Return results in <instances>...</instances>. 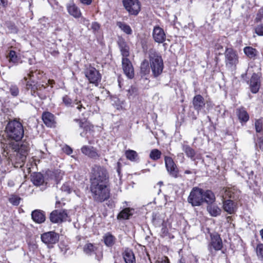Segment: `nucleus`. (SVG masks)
I'll return each mask as SVG.
<instances>
[{"label":"nucleus","mask_w":263,"mask_h":263,"mask_svg":"<svg viewBox=\"0 0 263 263\" xmlns=\"http://www.w3.org/2000/svg\"><path fill=\"white\" fill-rule=\"evenodd\" d=\"M122 68L125 75L129 79L134 76V70L130 61L127 58H122Z\"/></svg>","instance_id":"f8f14e48"},{"label":"nucleus","mask_w":263,"mask_h":263,"mask_svg":"<svg viewBox=\"0 0 263 263\" xmlns=\"http://www.w3.org/2000/svg\"><path fill=\"white\" fill-rule=\"evenodd\" d=\"M260 235H261V238L263 240V229L260 231Z\"/></svg>","instance_id":"774afa93"},{"label":"nucleus","mask_w":263,"mask_h":263,"mask_svg":"<svg viewBox=\"0 0 263 263\" xmlns=\"http://www.w3.org/2000/svg\"><path fill=\"white\" fill-rule=\"evenodd\" d=\"M235 190L233 188H223L220 191L222 200L235 198Z\"/></svg>","instance_id":"b1692460"},{"label":"nucleus","mask_w":263,"mask_h":263,"mask_svg":"<svg viewBox=\"0 0 263 263\" xmlns=\"http://www.w3.org/2000/svg\"><path fill=\"white\" fill-rule=\"evenodd\" d=\"M83 252L88 256L95 255V258L99 261H100L103 258L102 249L92 243L86 244L83 247Z\"/></svg>","instance_id":"0eeeda50"},{"label":"nucleus","mask_w":263,"mask_h":263,"mask_svg":"<svg viewBox=\"0 0 263 263\" xmlns=\"http://www.w3.org/2000/svg\"><path fill=\"white\" fill-rule=\"evenodd\" d=\"M8 184L10 186H12L14 185V182L12 181H10L8 182Z\"/></svg>","instance_id":"69168bd1"},{"label":"nucleus","mask_w":263,"mask_h":263,"mask_svg":"<svg viewBox=\"0 0 263 263\" xmlns=\"http://www.w3.org/2000/svg\"><path fill=\"white\" fill-rule=\"evenodd\" d=\"M44 213H45V212L41 210H34L32 211L31 214H43Z\"/></svg>","instance_id":"e2e57ef3"},{"label":"nucleus","mask_w":263,"mask_h":263,"mask_svg":"<svg viewBox=\"0 0 263 263\" xmlns=\"http://www.w3.org/2000/svg\"><path fill=\"white\" fill-rule=\"evenodd\" d=\"M255 128L257 133L263 131V120L262 119H259L256 121Z\"/></svg>","instance_id":"c03bdc74"},{"label":"nucleus","mask_w":263,"mask_h":263,"mask_svg":"<svg viewBox=\"0 0 263 263\" xmlns=\"http://www.w3.org/2000/svg\"><path fill=\"white\" fill-rule=\"evenodd\" d=\"M50 219L52 223H60L63 221L70 220L68 215H50Z\"/></svg>","instance_id":"5701e85b"},{"label":"nucleus","mask_w":263,"mask_h":263,"mask_svg":"<svg viewBox=\"0 0 263 263\" xmlns=\"http://www.w3.org/2000/svg\"><path fill=\"white\" fill-rule=\"evenodd\" d=\"M90 182L108 183V175L106 170L98 165L93 166L91 170Z\"/></svg>","instance_id":"20e7f679"},{"label":"nucleus","mask_w":263,"mask_h":263,"mask_svg":"<svg viewBox=\"0 0 263 263\" xmlns=\"http://www.w3.org/2000/svg\"><path fill=\"white\" fill-rule=\"evenodd\" d=\"M211 246L216 251H219L222 247V242L218 235H214L211 236Z\"/></svg>","instance_id":"dca6fc26"},{"label":"nucleus","mask_w":263,"mask_h":263,"mask_svg":"<svg viewBox=\"0 0 263 263\" xmlns=\"http://www.w3.org/2000/svg\"><path fill=\"white\" fill-rule=\"evenodd\" d=\"M21 199V198L15 195H12L9 198V201L13 205H17L20 203Z\"/></svg>","instance_id":"49530a36"},{"label":"nucleus","mask_w":263,"mask_h":263,"mask_svg":"<svg viewBox=\"0 0 263 263\" xmlns=\"http://www.w3.org/2000/svg\"><path fill=\"white\" fill-rule=\"evenodd\" d=\"M42 120L45 124L48 127L55 126V121L54 116L49 112H45L42 115Z\"/></svg>","instance_id":"4468645a"},{"label":"nucleus","mask_w":263,"mask_h":263,"mask_svg":"<svg viewBox=\"0 0 263 263\" xmlns=\"http://www.w3.org/2000/svg\"><path fill=\"white\" fill-rule=\"evenodd\" d=\"M262 18H263V8L260 9L259 10L255 20L257 22H259V21H260Z\"/></svg>","instance_id":"603ef678"},{"label":"nucleus","mask_w":263,"mask_h":263,"mask_svg":"<svg viewBox=\"0 0 263 263\" xmlns=\"http://www.w3.org/2000/svg\"><path fill=\"white\" fill-rule=\"evenodd\" d=\"M226 66L231 69L235 68L238 63V56L236 51L232 48H227L225 52Z\"/></svg>","instance_id":"423d86ee"},{"label":"nucleus","mask_w":263,"mask_h":263,"mask_svg":"<svg viewBox=\"0 0 263 263\" xmlns=\"http://www.w3.org/2000/svg\"><path fill=\"white\" fill-rule=\"evenodd\" d=\"M7 58L8 59L10 63H12L15 64H17L19 60V58L16 55L15 51L13 50L9 51L8 55H7Z\"/></svg>","instance_id":"7c9ffc66"},{"label":"nucleus","mask_w":263,"mask_h":263,"mask_svg":"<svg viewBox=\"0 0 263 263\" xmlns=\"http://www.w3.org/2000/svg\"><path fill=\"white\" fill-rule=\"evenodd\" d=\"M257 146L261 150H263V138H259L258 139Z\"/></svg>","instance_id":"13d9d810"},{"label":"nucleus","mask_w":263,"mask_h":263,"mask_svg":"<svg viewBox=\"0 0 263 263\" xmlns=\"http://www.w3.org/2000/svg\"><path fill=\"white\" fill-rule=\"evenodd\" d=\"M121 52L123 58H127L129 55V49L127 46H122L121 47Z\"/></svg>","instance_id":"8fccbe9b"},{"label":"nucleus","mask_w":263,"mask_h":263,"mask_svg":"<svg viewBox=\"0 0 263 263\" xmlns=\"http://www.w3.org/2000/svg\"><path fill=\"white\" fill-rule=\"evenodd\" d=\"M31 180L33 183L37 186L42 185L44 182L43 175L39 173L34 174L32 176Z\"/></svg>","instance_id":"a878e982"},{"label":"nucleus","mask_w":263,"mask_h":263,"mask_svg":"<svg viewBox=\"0 0 263 263\" xmlns=\"http://www.w3.org/2000/svg\"><path fill=\"white\" fill-rule=\"evenodd\" d=\"M10 91L13 97H16L19 93V89L16 85H11L10 87Z\"/></svg>","instance_id":"de8ad7c7"},{"label":"nucleus","mask_w":263,"mask_h":263,"mask_svg":"<svg viewBox=\"0 0 263 263\" xmlns=\"http://www.w3.org/2000/svg\"><path fill=\"white\" fill-rule=\"evenodd\" d=\"M223 208L226 212L232 214L236 212L237 206L235 203L231 200H227L223 201Z\"/></svg>","instance_id":"f3484780"},{"label":"nucleus","mask_w":263,"mask_h":263,"mask_svg":"<svg viewBox=\"0 0 263 263\" xmlns=\"http://www.w3.org/2000/svg\"><path fill=\"white\" fill-rule=\"evenodd\" d=\"M126 205L123 206L122 210L119 214H133L134 213H137L138 211L134 207H130L128 206L126 202L125 203Z\"/></svg>","instance_id":"f704fd0d"},{"label":"nucleus","mask_w":263,"mask_h":263,"mask_svg":"<svg viewBox=\"0 0 263 263\" xmlns=\"http://www.w3.org/2000/svg\"><path fill=\"white\" fill-rule=\"evenodd\" d=\"M153 37L156 42L162 43L165 40L166 35L162 28L156 26L153 29Z\"/></svg>","instance_id":"ddd939ff"},{"label":"nucleus","mask_w":263,"mask_h":263,"mask_svg":"<svg viewBox=\"0 0 263 263\" xmlns=\"http://www.w3.org/2000/svg\"><path fill=\"white\" fill-rule=\"evenodd\" d=\"M182 150L186 154V156L190 158L192 160H195L196 152L194 149L188 145H182Z\"/></svg>","instance_id":"393cba45"},{"label":"nucleus","mask_w":263,"mask_h":263,"mask_svg":"<svg viewBox=\"0 0 263 263\" xmlns=\"http://www.w3.org/2000/svg\"><path fill=\"white\" fill-rule=\"evenodd\" d=\"M215 200L214 193L209 190L205 192L203 191V202L205 201L208 203H212Z\"/></svg>","instance_id":"bb28decb"},{"label":"nucleus","mask_w":263,"mask_h":263,"mask_svg":"<svg viewBox=\"0 0 263 263\" xmlns=\"http://www.w3.org/2000/svg\"><path fill=\"white\" fill-rule=\"evenodd\" d=\"M63 101L66 106H70L72 103L71 99L66 96L63 98Z\"/></svg>","instance_id":"864d4df0"},{"label":"nucleus","mask_w":263,"mask_h":263,"mask_svg":"<svg viewBox=\"0 0 263 263\" xmlns=\"http://www.w3.org/2000/svg\"><path fill=\"white\" fill-rule=\"evenodd\" d=\"M62 203L60 202H57L55 204V210L52 211L50 214H67V211L65 209H61Z\"/></svg>","instance_id":"4c0bfd02"},{"label":"nucleus","mask_w":263,"mask_h":263,"mask_svg":"<svg viewBox=\"0 0 263 263\" xmlns=\"http://www.w3.org/2000/svg\"><path fill=\"white\" fill-rule=\"evenodd\" d=\"M161 235L163 237H165V236H167V235L168 234L167 229L166 227L162 228L161 231Z\"/></svg>","instance_id":"bf43d9fd"},{"label":"nucleus","mask_w":263,"mask_h":263,"mask_svg":"<svg viewBox=\"0 0 263 263\" xmlns=\"http://www.w3.org/2000/svg\"><path fill=\"white\" fill-rule=\"evenodd\" d=\"M260 83L256 74H254L250 80V88L252 92L256 93L259 88Z\"/></svg>","instance_id":"412c9836"},{"label":"nucleus","mask_w":263,"mask_h":263,"mask_svg":"<svg viewBox=\"0 0 263 263\" xmlns=\"http://www.w3.org/2000/svg\"><path fill=\"white\" fill-rule=\"evenodd\" d=\"M80 1L82 4L87 5L91 4L92 2V0H80Z\"/></svg>","instance_id":"052dcab7"},{"label":"nucleus","mask_w":263,"mask_h":263,"mask_svg":"<svg viewBox=\"0 0 263 263\" xmlns=\"http://www.w3.org/2000/svg\"><path fill=\"white\" fill-rule=\"evenodd\" d=\"M130 215H117V219L119 220L128 219Z\"/></svg>","instance_id":"4d7b16f0"},{"label":"nucleus","mask_w":263,"mask_h":263,"mask_svg":"<svg viewBox=\"0 0 263 263\" xmlns=\"http://www.w3.org/2000/svg\"><path fill=\"white\" fill-rule=\"evenodd\" d=\"M100 25L96 22H93L91 25V29H92L94 31H98L100 29Z\"/></svg>","instance_id":"6e6d98bb"},{"label":"nucleus","mask_w":263,"mask_h":263,"mask_svg":"<svg viewBox=\"0 0 263 263\" xmlns=\"http://www.w3.org/2000/svg\"><path fill=\"white\" fill-rule=\"evenodd\" d=\"M123 257L125 263H136L135 256L131 249H125L123 253Z\"/></svg>","instance_id":"a211bd4d"},{"label":"nucleus","mask_w":263,"mask_h":263,"mask_svg":"<svg viewBox=\"0 0 263 263\" xmlns=\"http://www.w3.org/2000/svg\"><path fill=\"white\" fill-rule=\"evenodd\" d=\"M7 136L15 141H9L4 144L3 155L14 167H22L25 162L29 148V144L26 141L18 142L24 136L22 124L16 120L10 121L6 127Z\"/></svg>","instance_id":"f257e3e1"},{"label":"nucleus","mask_w":263,"mask_h":263,"mask_svg":"<svg viewBox=\"0 0 263 263\" xmlns=\"http://www.w3.org/2000/svg\"><path fill=\"white\" fill-rule=\"evenodd\" d=\"M117 26L124 32L128 34L132 33V30L130 26L124 23L118 22L117 23Z\"/></svg>","instance_id":"72a5a7b5"},{"label":"nucleus","mask_w":263,"mask_h":263,"mask_svg":"<svg viewBox=\"0 0 263 263\" xmlns=\"http://www.w3.org/2000/svg\"><path fill=\"white\" fill-rule=\"evenodd\" d=\"M125 155L126 158L130 161H135L137 157V153L133 150H128L125 152Z\"/></svg>","instance_id":"58836bf2"},{"label":"nucleus","mask_w":263,"mask_h":263,"mask_svg":"<svg viewBox=\"0 0 263 263\" xmlns=\"http://www.w3.org/2000/svg\"><path fill=\"white\" fill-rule=\"evenodd\" d=\"M156 263H170V261L167 257L164 256L162 258H159L156 261Z\"/></svg>","instance_id":"5fc2aeb1"},{"label":"nucleus","mask_w":263,"mask_h":263,"mask_svg":"<svg viewBox=\"0 0 263 263\" xmlns=\"http://www.w3.org/2000/svg\"><path fill=\"white\" fill-rule=\"evenodd\" d=\"M149 63L153 75L154 77L160 76L163 71L164 65L161 57L154 50H150Z\"/></svg>","instance_id":"7ed1b4c3"},{"label":"nucleus","mask_w":263,"mask_h":263,"mask_svg":"<svg viewBox=\"0 0 263 263\" xmlns=\"http://www.w3.org/2000/svg\"><path fill=\"white\" fill-rule=\"evenodd\" d=\"M6 25L8 28L10 33H15L17 31V29L15 25L11 22H7Z\"/></svg>","instance_id":"37998d69"},{"label":"nucleus","mask_w":263,"mask_h":263,"mask_svg":"<svg viewBox=\"0 0 263 263\" xmlns=\"http://www.w3.org/2000/svg\"><path fill=\"white\" fill-rule=\"evenodd\" d=\"M59 239V234L53 231L44 233L41 235L42 241L48 245L55 244L58 241Z\"/></svg>","instance_id":"9b49d317"},{"label":"nucleus","mask_w":263,"mask_h":263,"mask_svg":"<svg viewBox=\"0 0 263 263\" xmlns=\"http://www.w3.org/2000/svg\"><path fill=\"white\" fill-rule=\"evenodd\" d=\"M150 72L148 66V62L146 60H144L141 63L140 67V73L143 76H146Z\"/></svg>","instance_id":"473e14b6"},{"label":"nucleus","mask_w":263,"mask_h":263,"mask_svg":"<svg viewBox=\"0 0 263 263\" xmlns=\"http://www.w3.org/2000/svg\"><path fill=\"white\" fill-rule=\"evenodd\" d=\"M237 114L239 119L241 121L247 122L249 120V115L243 108L238 109Z\"/></svg>","instance_id":"c85d7f7f"},{"label":"nucleus","mask_w":263,"mask_h":263,"mask_svg":"<svg viewBox=\"0 0 263 263\" xmlns=\"http://www.w3.org/2000/svg\"><path fill=\"white\" fill-rule=\"evenodd\" d=\"M208 210L210 214H218L220 212V209L216 205H209Z\"/></svg>","instance_id":"79ce46f5"},{"label":"nucleus","mask_w":263,"mask_h":263,"mask_svg":"<svg viewBox=\"0 0 263 263\" xmlns=\"http://www.w3.org/2000/svg\"><path fill=\"white\" fill-rule=\"evenodd\" d=\"M256 253L257 256L263 260V244L260 243L256 247Z\"/></svg>","instance_id":"a18cd8bd"},{"label":"nucleus","mask_w":263,"mask_h":263,"mask_svg":"<svg viewBox=\"0 0 263 263\" xmlns=\"http://www.w3.org/2000/svg\"><path fill=\"white\" fill-rule=\"evenodd\" d=\"M67 11L69 14L75 18H79L81 15L80 9L73 3L67 6Z\"/></svg>","instance_id":"6ab92c4d"},{"label":"nucleus","mask_w":263,"mask_h":263,"mask_svg":"<svg viewBox=\"0 0 263 263\" xmlns=\"http://www.w3.org/2000/svg\"><path fill=\"white\" fill-rule=\"evenodd\" d=\"M193 104L194 109L199 111L204 106L203 98L200 95L195 96L193 99Z\"/></svg>","instance_id":"2eb2a0df"},{"label":"nucleus","mask_w":263,"mask_h":263,"mask_svg":"<svg viewBox=\"0 0 263 263\" xmlns=\"http://www.w3.org/2000/svg\"><path fill=\"white\" fill-rule=\"evenodd\" d=\"M188 201L193 206H198L203 202V191L198 187H194L188 197Z\"/></svg>","instance_id":"39448f33"},{"label":"nucleus","mask_w":263,"mask_h":263,"mask_svg":"<svg viewBox=\"0 0 263 263\" xmlns=\"http://www.w3.org/2000/svg\"><path fill=\"white\" fill-rule=\"evenodd\" d=\"M79 127L85 130L86 132L90 131L93 127V126L87 121H85L84 122L79 121Z\"/></svg>","instance_id":"c9c22d12"},{"label":"nucleus","mask_w":263,"mask_h":263,"mask_svg":"<svg viewBox=\"0 0 263 263\" xmlns=\"http://www.w3.org/2000/svg\"><path fill=\"white\" fill-rule=\"evenodd\" d=\"M54 176L57 181H60L63 176V173L60 170H56L54 173Z\"/></svg>","instance_id":"09e8293b"},{"label":"nucleus","mask_w":263,"mask_h":263,"mask_svg":"<svg viewBox=\"0 0 263 263\" xmlns=\"http://www.w3.org/2000/svg\"><path fill=\"white\" fill-rule=\"evenodd\" d=\"M32 219L37 223H41L45 221V215H31Z\"/></svg>","instance_id":"ea45409f"},{"label":"nucleus","mask_w":263,"mask_h":263,"mask_svg":"<svg viewBox=\"0 0 263 263\" xmlns=\"http://www.w3.org/2000/svg\"><path fill=\"white\" fill-rule=\"evenodd\" d=\"M64 151L67 154H70L72 152L71 148L68 146L65 148Z\"/></svg>","instance_id":"0e129e2a"},{"label":"nucleus","mask_w":263,"mask_h":263,"mask_svg":"<svg viewBox=\"0 0 263 263\" xmlns=\"http://www.w3.org/2000/svg\"><path fill=\"white\" fill-rule=\"evenodd\" d=\"M243 51L246 55L250 58H254L257 53V50L251 47H245L243 49Z\"/></svg>","instance_id":"2f4dec72"},{"label":"nucleus","mask_w":263,"mask_h":263,"mask_svg":"<svg viewBox=\"0 0 263 263\" xmlns=\"http://www.w3.org/2000/svg\"><path fill=\"white\" fill-rule=\"evenodd\" d=\"M255 32L258 35L263 36V24L258 25L255 28Z\"/></svg>","instance_id":"3c124183"},{"label":"nucleus","mask_w":263,"mask_h":263,"mask_svg":"<svg viewBox=\"0 0 263 263\" xmlns=\"http://www.w3.org/2000/svg\"><path fill=\"white\" fill-rule=\"evenodd\" d=\"M138 95V89L136 87L131 86L128 90L127 96L129 99L134 98Z\"/></svg>","instance_id":"a19ab883"},{"label":"nucleus","mask_w":263,"mask_h":263,"mask_svg":"<svg viewBox=\"0 0 263 263\" xmlns=\"http://www.w3.org/2000/svg\"><path fill=\"white\" fill-rule=\"evenodd\" d=\"M85 75L90 83L95 84L96 86L101 80V75L94 67L90 66L85 70Z\"/></svg>","instance_id":"1a4fd4ad"},{"label":"nucleus","mask_w":263,"mask_h":263,"mask_svg":"<svg viewBox=\"0 0 263 263\" xmlns=\"http://www.w3.org/2000/svg\"><path fill=\"white\" fill-rule=\"evenodd\" d=\"M82 22L89 28V21L85 18H82Z\"/></svg>","instance_id":"680f3d73"},{"label":"nucleus","mask_w":263,"mask_h":263,"mask_svg":"<svg viewBox=\"0 0 263 263\" xmlns=\"http://www.w3.org/2000/svg\"><path fill=\"white\" fill-rule=\"evenodd\" d=\"M161 155V152L157 149H153L149 154V157L153 160H157L159 159Z\"/></svg>","instance_id":"e433bc0d"},{"label":"nucleus","mask_w":263,"mask_h":263,"mask_svg":"<svg viewBox=\"0 0 263 263\" xmlns=\"http://www.w3.org/2000/svg\"><path fill=\"white\" fill-rule=\"evenodd\" d=\"M53 83H54L53 80H48V83L49 85H52Z\"/></svg>","instance_id":"338daca9"},{"label":"nucleus","mask_w":263,"mask_h":263,"mask_svg":"<svg viewBox=\"0 0 263 263\" xmlns=\"http://www.w3.org/2000/svg\"><path fill=\"white\" fill-rule=\"evenodd\" d=\"M164 161L165 167L170 175L174 178H177L179 171L172 158L165 156Z\"/></svg>","instance_id":"9d476101"},{"label":"nucleus","mask_w":263,"mask_h":263,"mask_svg":"<svg viewBox=\"0 0 263 263\" xmlns=\"http://www.w3.org/2000/svg\"><path fill=\"white\" fill-rule=\"evenodd\" d=\"M74 104L77 105L76 107L80 111H82L83 109H85L90 105V102H86L84 99L82 101H76Z\"/></svg>","instance_id":"c756f323"},{"label":"nucleus","mask_w":263,"mask_h":263,"mask_svg":"<svg viewBox=\"0 0 263 263\" xmlns=\"http://www.w3.org/2000/svg\"><path fill=\"white\" fill-rule=\"evenodd\" d=\"M34 82L32 81H28L26 83V88L28 89H31V94L33 96H35V92L36 90H41L42 88H45V86L44 84H33Z\"/></svg>","instance_id":"4be33fe9"},{"label":"nucleus","mask_w":263,"mask_h":263,"mask_svg":"<svg viewBox=\"0 0 263 263\" xmlns=\"http://www.w3.org/2000/svg\"><path fill=\"white\" fill-rule=\"evenodd\" d=\"M123 6L130 14L137 15L141 9L138 0H123Z\"/></svg>","instance_id":"6e6552de"},{"label":"nucleus","mask_w":263,"mask_h":263,"mask_svg":"<svg viewBox=\"0 0 263 263\" xmlns=\"http://www.w3.org/2000/svg\"><path fill=\"white\" fill-rule=\"evenodd\" d=\"M81 151L83 154L92 158H96L99 157L96 149L92 146H83L81 148Z\"/></svg>","instance_id":"aec40b11"},{"label":"nucleus","mask_w":263,"mask_h":263,"mask_svg":"<svg viewBox=\"0 0 263 263\" xmlns=\"http://www.w3.org/2000/svg\"><path fill=\"white\" fill-rule=\"evenodd\" d=\"M103 238L105 244L108 247L112 246L116 240L115 237L109 233H106Z\"/></svg>","instance_id":"cd10ccee"},{"label":"nucleus","mask_w":263,"mask_h":263,"mask_svg":"<svg viewBox=\"0 0 263 263\" xmlns=\"http://www.w3.org/2000/svg\"><path fill=\"white\" fill-rule=\"evenodd\" d=\"M90 191L95 200L102 201L109 197L108 183H91Z\"/></svg>","instance_id":"f03ea898"}]
</instances>
